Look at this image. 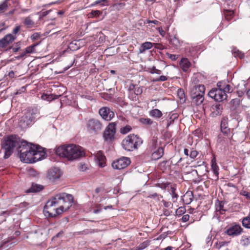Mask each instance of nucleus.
<instances>
[{
    "label": "nucleus",
    "instance_id": "nucleus-1",
    "mask_svg": "<svg viewBox=\"0 0 250 250\" xmlns=\"http://www.w3.org/2000/svg\"><path fill=\"white\" fill-rule=\"evenodd\" d=\"M56 153L60 157L69 161L78 160L85 155L82 147L74 144L61 146L56 149Z\"/></svg>",
    "mask_w": 250,
    "mask_h": 250
},
{
    "label": "nucleus",
    "instance_id": "nucleus-2",
    "mask_svg": "<svg viewBox=\"0 0 250 250\" xmlns=\"http://www.w3.org/2000/svg\"><path fill=\"white\" fill-rule=\"evenodd\" d=\"M34 145L25 141L21 142L16 149L21 161L25 163L30 162V160L32 159L31 154L34 152Z\"/></svg>",
    "mask_w": 250,
    "mask_h": 250
},
{
    "label": "nucleus",
    "instance_id": "nucleus-3",
    "mask_svg": "<svg viewBox=\"0 0 250 250\" xmlns=\"http://www.w3.org/2000/svg\"><path fill=\"white\" fill-rule=\"evenodd\" d=\"M21 141L16 135L5 137L2 142V148L4 150V158H9L13 152L15 147H18Z\"/></svg>",
    "mask_w": 250,
    "mask_h": 250
},
{
    "label": "nucleus",
    "instance_id": "nucleus-4",
    "mask_svg": "<svg viewBox=\"0 0 250 250\" xmlns=\"http://www.w3.org/2000/svg\"><path fill=\"white\" fill-rule=\"evenodd\" d=\"M143 143V140L138 135L131 134L127 136L122 142L123 148L128 151L138 149Z\"/></svg>",
    "mask_w": 250,
    "mask_h": 250
},
{
    "label": "nucleus",
    "instance_id": "nucleus-5",
    "mask_svg": "<svg viewBox=\"0 0 250 250\" xmlns=\"http://www.w3.org/2000/svg\"><path fill=\"white\" fill-rule=\"evenodd\" d=\"M73 199L72 195L63 192L55 195L48 201L58 207L69 206V208L73 202Z\"/></svg>",
    "mask_w": 250,
    "mask_h": 250
},
{
    "label": "nucleus",
    "instance_id": "nucleus-6",
    "mask_svg": "<svg viewBox=\"0 0 250 250\" xmlns=\"http://www.w3.org/2000/svg\"><path fill=\"white\" fill-rule=\"evenodd\" d=\"M68 209L69 206H61V207H58L55 205L51 204L50 202L48 201L44 207L43 212L46 216L50 218H55Z\"/></svg>",
    "mask_w": 250,
    "mask_h": 250
},
{
    "label": "nucleus",
    "instance_id": "nucleus-7",
    "mask_svg": "<svg viewBox=\"0 0 250 250\" xmlns=\"http://www.w3.org/2000/svg\"><path fill=\"white\" fill-rule=\"evenodd\" d=\"M86 127L88 132L90 134L96 135L101 131L103 125L100 121L93 118L87 121Z\"/></svg>",
    "mask_w": 250,
    "mask_h": 250
},
{
    "label": "nucleus",
    "instance_id": "nucleus-8",
    "mask_svg": "<svg viewBox=\"0 0 250 250\" xmlns=\"http://www.w3.org/2000/svg\"><path fill=\"white\" fill-rule=\"evenodd\" d=\"M208 95L210 97L218 102L222 101L227 98V94L220 87L212 89L208 92Z\"/></svg>",
    "mask_w": 250,
    "mask_h": 250
},
{
    "label": "nucleus",
    "instance_id": "nucleus-9",
    "mask_svg": "<svg viewBox=\"0 0 250 250\" xmlns=\"http://www.w3.org/2000/svg\"><path fill=\"white\" fill-rule=\"evenodd\" d=\"M116 126L115 123L109 124L103 134V137L105 140L111 141L114 139L116 131Z\"/></svg>",
    "mask_w": 250,
    "mask_h": 250
},
{
    "label": "nucleus",
    "instance_id": "nucleus-10",
    "mask_svg": "<svg viewBox=\"0 0 250 250\" xmlns=\"http://www.w3.org/2000/svg\"><path fill=\"white\" fill-rule=\"evenodd\" d=\"M36 110L31 108H27L24 115L21 120V123L23 122L25 125H29L35 119Z\"/></svg>",
    "mask_w": 250,
    "mask_h": 250
},
{
    "label": "nucleus",
    "instance_id": "nucleus-11",
    "mask_svg": "<svg viewBox=\"0 0 250 250\" xmlns=\"http://www.w3.org/2000/svg\"><path fill=\"white\" fill-rule=\"evenodd\" d=\"M130 163L131 162L129 158L123 157L114 161L112 164V166L114 169H122L126 168L130 165Z\"/></svg>",
    "mask_w": 250,
    "mask_h": 250
},
{
    "label": "nucleus",
    "instance_id": "nucleus-12",
    "mask_svg": "<svg viewBox=\"0 0 250 250\" xmlns=\"http://www.w3.org/2000/svg\"><path fill=\"white\" fill-rule=\"evenodd\" d=\"M45 154L44 152L43 151L42 148L39 146H35L34 148V152H33L31 160H30L29 163H34L36 161L40 160L43 156Z\"/></svg>",
    "mask_w": 250,
    "mask_h": 250
},
{
    "label": "nucleus",
    "instance_id": "nucleus-13",
    "mask_svg": "<svg viewBox=\"0 0 250 250\" xmlns=\"http://www.w3.org/2000/svg\"><path fill=\"white\" fill-rule=\"evenodd\" d=\"M99 113L106 121H110L114 116V113L109 108L103 107L99 109Z\"/></svg>",
    "mask_w": 250,
    "mask_h": 250
},
{
    "label": "nucleus",
    "instance_id": "nucleus-14",
    "mask_svg": "<svg viewBox=\"0 0 250 250\" xmlns=\"http://www.w3.org/2000/svg\"><path fill=\"white\" fill-rule=\"evenodd\" d=\"M243 229L239 225H234L229 227L225 231V233L231 236H235L240 235Z\"/></svg>",
    "mask_w": 250,
    "mask_h": 250
},
{
    "label": "nucleus",
    "instance_id": "nucleus-15",
    "mask_svg": "<svg viewBox=\"0 0 250 250\" xmlns=\"http://www.w3.org/2000/svg\"><path fill=\"white\" fill-rule=\"evenodd\" d=\"M15 37L11 34L5 35L3 38L0 40V49L6 48L15 39Z\"/></svg>",
    "mask_w": 250,
    "mask_h": 250
},
{
    "label": "nucleus",
    "instance_id": "nucleus-16",
    "mask_svg": "<svg viewBox=\"0 0 250 250\" xmlns=\"http://www.w3.org/2000/svg\"><path fill=\"white\" fill-rule=\"evenodd\" d=\"M205 87L204 85L199 84L194 86L191 90V97H195L197 96H204Z\"/></svg>",
    "mask_w": 250,
    "mask_h": 250
},
{
    "label": "nucleus",
    "instance_id": "nucleus-17",
    "mask_svg": "<svg viewBox=\"0 0 250 250\" xmlns=\"http://www.w3.org/2000/svg\"><path fill=\"white\" fill-rule=\"evenodd\" d=\"M61 175L62 172L60 169L57 167L51 168L48 171L47 177L51 180L58 179Z\"/></svg>",
    "mask_w": 250,
    "mask_h": 250
},
{
    "label": "nucleus",
    "instance_id": "nucleus-18",
    "mask_svg": "<svg viewBox=\"0 0 250 250\" xmlns=\"http://www.w3.org/2000/svg\"><path fill=\"white\" fill-rule=\"evenodd\" d=\"M193 167L195 168H197V169L196 170V171L197 173L199 171L201 174L204 175L207 171V166L206 165V163L203 160L197 161L194 164Z\"/></svg>",
    "mask_w": 250,
    "mask_h": 250
},
{
    "label": "nucleus",
    "instance_id": "nucleus-19",
    "mask_svg": "<svg viewBox=\"0 0 250 250\" xmlns=\"http://www.w3.org/2000/svg\"><path fill=\"white\" fill-rule=\"evenodd\" d=\"M95 158L98 165L101 167L105 166L106 158L102 151H99L95 155Z\"/></svg>",
    "mask_w": 250,
    "mask_h": 250
},
{
    "label": "nucleus",
    "instance_id": "nucleus-20",
    "mask_svg": "<svg viewBox=\"0 0 250 250\" xmlns=\"http://www.w3.org/2000/svg\"><path fill=\"white\" fill-rule=\"evenodd\" d=\"M193 195L191 191H188L182 197V200L186 205L189 204L193 200Z\"/></svg>",
    "mask_w": 250,
    "mask_h": 250
},
{
    "label": "nucleus",
    "instance_id": "nucleus-21",
    "mask_svg": "<svg viewBox=\"0 0 250 250\" xmlns=\"http://www.w3.org/2000/svg\"><path fill=\"white\" fill-rule=\"evenodd\" d=\"M191 63L188 59L183 58L180 62V66L183 71L187 72L190 67Z\"/></svg>",
    "mask_w": 250,
    "mask_h": 250
},
{
    "label": "nucleus",
    "instance_id": "nucleus-22",
    "mask_svg": "<svg viewBox=\"0 0 250 250\" xmlns=\"http://www.w3.org/2000/svg\"><path fill=\"white\" fill-rule=\"evenodd\" d=\"M231 139V138L230 137L224 135V134L220 133L217 137V142L221 145H224L229 142Z\"/></svg>",
    "mask_w": 250,
    "mask_h": 250
},
{
    "label": "nucleus",
    "instance_id": "nucleus-23",
    "mask_svg": "<svg viewBox=\"0 0 250 250\" xmlns=\"http://www.w3.org/2000/svg\"><path fill=\"white\" fill-rule=\"evenodd\" d=\"M164 155V149L162 147H159L156 151L152 154V159L157 160L161 158Z\"/></svg>",
    "mask_w": 250,
    "mask_h": 250
},
{
    "label": "nucleus",
    "instance_id": "nucleus-24",
    "mask_svg": "<svg viewBox=\"0 0 250 250\" xmlns=\"http://www.w3.org/2000/svg\"><path fill=\"white\" fill-rule=\"evenodd\" d=\"M38 44H33L27 47L23 53L20 54L18 58H22L27 54H31L35 52V47Z\"/></svg>",
    "mask_w": 250,
    "mask_h": 250
},
{
    "label": "nucleus",
    "instance_id": "nucleus-25",
    "mask_svg": "<svg viewBox=\"0 0 250 250\" xmlns=\"http://www.w3.org/2000/svg\"><path fill=\"white\" fill-rule=\"evenodd\" d=\"M223 110V106L219 104L213 105L212 107V114L213 116H216L221 114Z\"/></svg>",
    "mask_w": 250,
    "mask_h": 250
},
{
    "label": "nucleus",
    "instance_id": "nucleus-26",
    "mask_svg": "<svg viewBox=\"0 0 250 250\" xmlns=\"http://www.w3.org/2000/svg\"><path fill=\"white\" fill-rule=\"evenodd\" d=\"M217 87H220L226 94L227 92L231 93L232 91V87L229 84H226L225 83H218Z\"/></svg>",
    "mask_w": 250,
    "mask_h": 250
},
{
    "label": "nucleus",
    "instance_id": "nucleus-27",
    "mask_svg": "<svg viewBox=\"0 0 250 250\" xmlns=\"http://www.w3.org/2000/svg\"><path fill=\"white\" fill-rule=\"evenodd\" d=\"M43 189V186L36 184H32L31 187L27 190V192H39Z\"/></svg>",
    "mask_w": 250,
    "mask_h": 250
},
{
    "label": "nucleus",
    "instance_id": "nucleus-28",
    "mask_svg": "<svg viewBox=\"0 0 250 250\" xmlns=\"http://www.w3.org/2000/svg\"><path fill=\"white\" fill-rule=\"evenodd\" d=\"M153 44L154 43L149 42H146L143 43L139 49V53H143L146 50L151 48L153 47Z\"/></svg>",
    "mask_w": 250,
    "mask_h": 250
},
{
    "label": "nucleus",
    "instance_id": "nucleus-29",
    "mask_svg": "<svg viewBox=\"0 0 250 250\" xmlns=\"http://www.w3.org/2000/svg\"><path fill=\"white\" fill-rule=\"evenodd\" d=\"M59 96H60V95L58 96L54 94H47L44 93L42 95L41 98L42 100L50 102L58 99Z\"/></svg>",
    "mask_w": 250,
    "mask_h": 250
},
{
    "label": "nucleus",
    "instance_id": "nucleus-30",
    "mask_svg": "<svg viewBox=\"0 0 250 250\" xmlns=\"http://www.w3.org/2000/svg\"><path fill=\"white\" fill-rule=\"evenodd\" d=\"M149 115L153 118H160L162 116L163 114L160 110L154 109L149 111Z\"/></svg>",
    "mask_w": 250,
    "mask_h": 250
},
{
    "label": "nucleus",
    "instance_id": "nucleus-31",
    "mask_svg": "<svg viewBox=\"0 0 250 250\" xmlns=\"http://www.w3.org/2000/svg\"><path fill=\"white\" fill-rule=\"evenodd\" d=\"M192 98V103L196 105H200L204 100V96H197L195 97H191Z\"/></svg>",
    "mask_w": 250,
    "mask_h": 250
},
{
    "label": "nucleus",
    "instance_id": "nucleus-32",
    "mask_svg": "<svg viewBox=\"0 0 250 250\" xmlns=\"http://www.w3.org/2000/svg\"><path fill=\"white\" fill-rule=\"evenodd\" d=\"M224 14L226 20L229 21L233 18L234 16V12L232 10H224Z\"/></svg>",
    "mask_w": 250,
    "mask_h": 250
},
{
    "label": "nucleus",
    "instance_id": "nucleus-33",
    "mask_svg": "<svg viewBox=\"0 0 250 250\" xmlns=\"http://www.w3.org/2000/svg\"><path fill=\"white\" fill-rule=\"evenodd\" d=\"M240 243L244 246H248L250 244V236L244 235L242 237Z\"/></svg>",
    "mask_w": 250,
    "mask_h": 250
},
{
    "label": "nucleus",
    "instance_id": "nucleus-34",
    "mask_svg": "<svg viewBox=\"0 0 250 250\" xmlns=\"http://www.w3.org/2000/svg\"><path fill=\"white\" fill-rule=\"evenodd\" d=\"M242 225L246 228L250 229V213L248 216L243 218Z\"/></svg>",
    "mask_w": 250,
    "mask_h": 250
},
{
    "label": "nucleus",
    "instance_id": "nucleus-35",
    "mask_svg": "<svg viewBox=\"0 0 250 250\" xmlns=\"http://www.w3.org/2000/svg\"><path fill=\"white\" fill-rule=\"evenodd\" d=\"M139 122L145 125H150L153 123V121L149 118H141L139 119Z\"/></svg>",
    "mask_w": 250,
    "mask_h": 250
},
{
    "label": "nucleus",
    "instance_id": "nucleus-36",
    "mask_svg": "<svg viewBox=\"0 0 250 250\" xmlns=\"http://www.w3.org/2000/svg\"><path fill=\"white\" fill-rule=\"evenodd\" d=\"M8 1V0H5L0 4V13H4L7 10L9 6Z\"/></svg>",
    "mask_w": 250,
    "mask_h": 250
},
{
    "label": "nucleus",
    "instance_id": "nucleus-37",
    "mask_svg": "<svg viewBox=\"0 0 250 250\" xmlns=\"http://www.w3.org/2000/svg\"><path fill=\"white\" fill-rule=\"evenodd\" d=\"M24 23L28 27H31L34 25V22L30 17H27L25 19Z\"/></svg>",
    "mask_w": 250,
    "mask_h": 250
},
{
    "label": "nucleus",
    "instance_id": "nucleus-38",
    "mask_svg": "<svg viewBox=\"0 0 250 250\" xmlns=\"http://www.w3.org/2000/svg\"><path fill=\"white\" fill-rule=\"evenodd\" d=\"M175 190L176 189L174 187H170V191L172 194V200L173 202H175L176 201L177 198L178 197L177 194L175 193Z\"/></svg>",
    "mask_w": 250,
    "mask_h": 250
},
{
    "label": "nucleus",
    "instance_id": "nucleus-39",
    "mask_svg": "<svg viewBox=\"0 0 250 250\" xmlns=\"http://www.w3.org/2000/svg\"><path fill=\"white\" fill-rule=\"evenodd\" d=\"M132 129V127L129 125H126L124 127L121 128L120 132L121 134H125L130 131Z\"/></svg>",
    "mask_w": 250,
    "mask_h": 250
},
{
    "label": "nucleus",
    "instance_id": "nucleus-40",
    "mask_svg": "<svg viewBox=\"0 0 250 250\" xmlns=\"http://www.w3.org/2000/svg\"><path fill=\"white\" fill-rule=\"evenodd\" d=\"M221 133L224 134V135H226V136L230 137L231 138H232L231 133L230 132V129L229 127L225 128L224 127V128H222V129H221Z\"/></svg>",
    "mask_w": 250,
    "mask_h": 250
},
{
    "label": "nucleus",
    "instance_id": "nucleus-41",
    "mask_svg": "<svg viewBox=\"0 0 250 250\" xmlns=\"http://www.w3.org/2000/svg\"><path fill=\"white\" fill-rule=\"evenodd\" d=\"M211 168L215 175L218 174L219 168L215 162V161L212 160Z\"/></svg>",
    "mask_w": 250,
    "mask_h": 250
},
{
    "label": "nucleus",
    "instance_id": "nucleus-42",
    "mask_svg": "<svg viewBox=\"0 0 250 250\" xmlns=\"http://www.w3.org/2000/svg\"><path fill=\"white\" fill-rule=\"evenodd\" d=\"M186 212V208L185 207H181L176 210V214L177 216H180L184 214Z\"/></svg>",
    "mask_w": 250,
    "mask_h": 250
},
{
    "label": "nucleus",
    "instance_id": "nucleus-43",
    "mask_svg": "<svg viewBox=\"0 0 250 250\" xmlns=\"http://www.w3.org/2000/svg\"><path fill=\"white\" fill-rule=\"evenodd\" d=\"M169 185V183H157L156 184V186L158 187L163 189H165L167 187H168Z\"/></svg>",
    "mask_w": 250,
    "mask_h": 250
},
{
    "label": "nucleus",
    "instance_id": "nucleus-44",
    "mask_svg": "<svg viewBox=\"0 0 250 250\" xmlns=\"http://www.w3.org/2000/svg\"><path fill=\"white\" fill-rule=\"evenodd\" d=\"M224 203L223 202H219L218 204L216 205V209L218 211H225L226 210L224 209Z\"/></svg>",
    "mask_w": 250,
    "mask_h": 250
},
{
    "label": "nucleus",
    "instance_id": "nucleus-45",
    "mask_svg": "<svg viewBox=\"0 0 250 250\" xmlns=\"http://www.w3.org/2000/svg\"><path fill=\"white\" fill-rule=\"evenodd\" d=\"M167 56L172 61H176L179 57L178 55L171 54L169 53H166Z\"/></svg>",
    "mask_w": 250,
    "mask_h": 250
},
{
    "label": "nucleus",
    "instance_id": "nucleus-46",
    "mask_svg": "<svg viewBox=\"0 0 250 250\" xmlns=\"http://www.w3.org/2000/svg\"><path fill=\"white\" fill-rule=\"evenodd\" d=\"M170 42L171 44L175 46H178L180 44L179 40L175 37L171 39L170 40Z\"/></svg>",
    "mask_w": 250,
    "mask_h": 250
},
{
    "label": "nucleus",
    "instance_id": "nucleus-47",
    "mask_svg": "<svg viewBox=\"0 0 250 250\" xmlns=\"http://www.w3.org/2000/svg\"><path fill=\"white\" fill-rule=\"evenodd\" d=\"M78 168L80 171H84L86 169L87 167L85 164L80 163L78 165Z\"/></svg>",
    "mask_w": 250,
    "mask_h": 250
},
{
    "label": "nucleus",
    "instance_id": "nucleus-48",
    "mask_svg": "<svg viewBox=\"0 0 250 250\" xmlns=\"http://www.w3.org/2000/svg\"><path fill=\"white\" fill-rule=\"evenodd\" d=\"M198 152L197 151L193 150L191 151L190 154H189V157L191 159H194L195 157H196V156L198 155Z\"/></svg>",
    "mask_w": 250,
    "mask_h": 250
},
{
    "label": "nucleus",
    "instance_id": "nucleus-49",
    "mask_svg": "<svg viewBox=\"0 0 250 250\" xmlns=\"http://www.w3.org/2000/svg\"><path fill=\"white\" fill-rule=\"evenodd\" d=\"M150 73H156V74H161V71L159 70V69H157L155 68V67L154 66H153L152 68H151L150 69Z\"/></svg>",
    "mask_w": 250,
    "mask_h": 250
},
{
    "label": "nucleus",
    "instance_id": "nucleus-50",
    "mask_svg": "<svg viewBox=\"0 0 250 250\" xmlns=\"http://www.w3.org/2000/svg\"><path fill=\"white\" fill-rule=\"evenodd\" d=\"M240 194L245 196L247 199H250V192L246 191H242Z\"/></svg>",
    "mask_w": 250,
    "mask_h": 250
},
{
    "label": "nucleus",
    "instance_id": "nucleus-51",
    "mask_svg": "<svg viewBox=\"0 0 250 250\" xmlns=\"http://www.w3.org/2000/svg\"><path fill=\"white\" fill-rule=\"evenodd\" d=\"M178 95L179 96L180 99H183L185 98V94L184 91L180 89L178 91Z\"/></svg>",
    "mask_w": 250,
    "mask_h": 250
},
{
    "label": "nucleus",
    "instance_id": "nucleus-52",
    "mask_svg": "<svg viewBox=\"0 0 250 250\" xmlns=\"http://www.w3.org/2000/svg\"><path fill=\"white\" fill-rule=\"evenodd\" d=\"M167 80V78L165 76H161L159 78L156 79L154 81L155 82H164Z\"/></svg>",
    "mask_w": 250,
    "mask_h": 250
},
{
    "label": "nucleus",
    "instance_id": "nucleus-53",
    "mask_svg": "<svg viewBox=\"0 0 250 250\" xmlns=\"http://www.w3.org/2000/svg\"><path fill=\"white\" fill-rule=\"evenodd\" d=\"M102 14V12L100 11L99 10H94L91 11V14L95 17H98L99 15H100Z\"/></svg>",
    "mask_w": 250,
    "mask_h": 250
},
{
    "label": "nucleus",
    "instance_id": "nucleus-54",
    "mask_svg": "<svg viewBox=\"0 0 250 250\" xmlns=\"http://www.w3.org/2000/svg\"><path fill=\"white\" fill-rule=\"evenodd\" d=\"M134 87V93L136 95H140L142 93V89L140 88L139 87Z\"/></svg>",
    "mask_w": 250,
    "mask_h": 250
},
{
    "label": "nucleus",
    "instance_id": "nucleus-55",
    "mask_svg": "<svg viewBox=\"0 0 250 250\" xmlns=\"http://www.w3.org/2000/svg\"><path fill=\"white\" fill-rule=\"evenodd\" d=\"M153 44L155 45V48L159 50H163L165 48V46L162 44L159 43H154Z\"/></svg>",
    "mask_w": 250,
    "mask_h": 250
},
{
    "label": "nucleus",
    "instance_id": "nucleus-56",
    "mask_svg": "<svg viewBox=\"0 0 250 250\" xmlns=\"http://www.w3.org/2000/svg\"><path fill=\"white\" fill-rule=\"evenodd\" d=\"M189 218V215L188 214H186L183 216L182 220L184 222H187Z\"/></svg>",
    "mask_w": 250,
    "mask_h": 250
},
{
    "label": "nucleus",
    "instance_id": "nucleus-57",
    "mask_svg": "<svg viewBox=\"0 0 250 250\" xmlns=\"http://www.w3.org/2000/svg\"><path fill=\"white\" fill-rule=\"evenodd\" d=\"M235 53L236 54V56L239 57L240 58H242L244 56V53H243L242 52L240 51H237L235 52Z\"/></svg>",
    "mask_w": 250,
    "mask_h": 250
},
{
    "label": "nucleus",
    "instance_id": "nucleus-58",
    "mask_svg": "<svg viewBox=\"0 0 250 250\" xmlns=\"http://www.w3.org/2000/svg\"><path fill=\"white\" fill-rule=\"evenodd\" d=\"M101 4V5H105L104 3H102V1H101V0H96V1H95V2L92 4L91 5L92 6H94L96 4Z\"/></svg>",
    "mask_w": 250,
    "mask_h": 250
},
{
    "label": "nucleus",
    "instance_id": "nucleus-59",
    "mask_svg": "<svg viewBox=\"0 0 250 250\" xmlns=\"http://www.w3.org/2000/svg\"><path fill=\"white\" fill-rule=\"evenodd\" d=\"M224 127L225 128H228V127L226 125V123L225 122V120H222L221 121V129H222V128H224Z\"/></svg>",
    "mask_w": 250,
    "mask_h": 250
},
{
    "label": "nucleus",
    "instance_id": "nucleus-60",
    "mask_svg": "<svg viewBox=\"0 0 250 250\" xmlns=\"http://www.w3.org/2000/svg\"><path fill=\"white\" fill-rule=\"evenodd\" d=\"M20 29V26H16L13 30V34H16L17 33Z\"/></svg>",
    "mask_w": 250,
    "mask_h": 250
},
{
    "label": "nucleus",
    "instance_id": "nucleus-61",
    "mask_svg": "<svg viewBox=\"0 0 250 250\" xmlns=\"http://www.w3.org/2000/svg\"><path fill=\"white\" fill-rule=\"evenodd\" d=\"M163 203H164V205L165 207H169L170 205H171V203L170 202H166V201H163Z\"/></svg>",
    "mask_w": 250,
    "mask_h": 250
},
{
    "label": "nucleus",
    "instance_id": "nucleus-62",
    "mask_svg": "<svg viewBox=\"0 0 250 250\" xmlns=\"http://www.w3.org/2000/svg\"><path fill=\"white\" fill-rule=\"evenodd\" d=\"M159 32L160 34L162 36H164L165 35V32L163 30L162 28L159 29Z\"/></svg>",
    "mask_w": 250,
    "mask_h": 250
},
{
    "label": "nucleus",
    "instance_id": "nucleus-63",
    "mask_svg": "<svg viewBox=\"0 0 250 250\" xmlns=\"http://www.w3.org/2000/svg\"><path fill=\"white\" fill-rule=\"evenodd\" d=\"M194 134L195 135H197L198 137H200L201 136V133H200V130H196L194 131Z\"/></svg>",
    "mask_w": 250,
    "mask_h": 250
},
{
    "label": "nucleus",
    "instance_id": "nucleus-64",
    "mask_svg": "<svg viewBox=\"0 0 250 250\" xmlns=\"http://www.w3.org/2000/svg\"><path fill=\"white\" fill-rule=\"evenodd\" d=\"M226 243L225 242H220L218 244V248L220 249L221 247L223 246Z\"/></svg>",
    "mask_w": 250,
    "mask_h": 250
}]
</instances>
